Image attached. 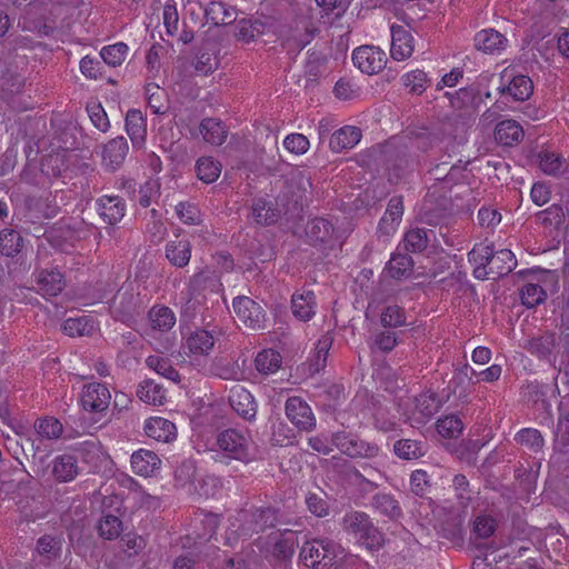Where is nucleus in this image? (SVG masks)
I'll list each match as a JSON object with an SVG mask.
<instances>
[{"label": "nucleus", "mask_w": 569, "mask_h": 569, "mask_svg": "<svg viewBox=\"0 0 569 569\" xmlns=\"http://www.w3.org/2000/svg\"><path fill=\"white\" fill-rule=\"evenodd\" d=\"M217 451L222 458L236 460L242 463H250L256 460L251 449V437L248 432L236 428H228L220 431L216 438Z\"/></svg>", "instance_id": "nucleus-1"}, {"label": "nucleus", "mask_w": 569, "mask_h": 569, "mask_svg": "<svg viewBox=\"0 0 569 569\" xmlns=\"http://www.w3.org/2000/svg\"><path fill=\"white\" fill-rule=\"evenodd\" d=\"M342 529L352 535L358 542L366 546L368 549H378L382 546V535L373 526L369 516L361 511L347 512L341 522Z\"/></svg>", "instance_id": "nucleus-2"}, {"label": "nucleus", "mask_w": 569, "mask_h": 569, "mask_svg": "<svg viewBox=\"0 0 569 569\" xmlns=\"http://www.w3.org/2000/svg\"><path fill=\"white\" fill-rule=\"evenodd\" d=\"M440 184H431L425 197L420 218L429 226H439L443 223L453 212V203L448 191L441 190Z\"/></svg>", "instance_id": "nucleus-3"}, {"label": "nucleus", "mask_w": 569, "mask_h": 569, "mask_svg": "<svg viewBox=\"0 0 569 569\" xmlns=\"http://www.w3.org/2000/svg\"><path fill=\"white\" fill-rule=\"evenodd\" d=\"M340 546L330 539L307 540L300 551L303 563L312 569H326L333 565Z\"/></svg>", "instance_id": "nucleus-4"}, {"label": "nucleus", "mask_w": 569, "mask_h": 569, "mask_svg": "<svg viewBox=\"0 0 569 569\" xmlns=\"http://www.w3.org/2000/svg\"><path fill=\"white\" fill-rule=\"evenodd\" d=\"M331 442L342 455L351 459H372L380 452L377 443L369 442L346 430L332 433Z\"/></svg>", "instance_id": "nucleus-5"}, {"label": "nucleus", "mask_w": 569, "mask_h": 569, "mask_svg": "<svg viewBox=\"0 0 569 569\" xmlns=\"http://www.w3.org/2000/svg\"><path fill=\"white\" fill-rule=\"evenodd\" d=\"M240 529L243 535L263 532L280 522V510L271 506L252 508L242 513Z\"/></svg>", "instance_id": "nucleus-6"}, {"label": "nucleus", "mask_w": 569, "mask_h": 569, "mask_svg": "<svg viewBox=\"0 0 569 569\" xmlns=\"http://www.w3.org/2000/svg\"><path fill=\"white\" fill-rule=\"evenodd\" d=\"M193 366L206 377L223 380H239L241 375L234 362L227 356H216L212 359L199 358Z\"/></svg>", "instance_id": "nucleus-7"}, {"label": "nucleus", "mask_w": 569, "mask_h": 569, "mask_svg": "<svg viewBox=\"0 0 569 569\" xmlns=\"http://www.w3.org/2000/svg\"><path fill=\"white\" fill-rule=\"evenodd\" d=\"M233 311L238 320L247 328L260 330L264 327V312L261 306L249 297L233 299Z\"/></svg>", "instance_id": "nucleus-8"}, {"label": "nucleus", "mask_w": 569, "mask_h": 569, "mask_svg": "<svg viewBox=\"0 0 569 569\" xmlns=\"http://www.w3.org/2000/svg\"><path fill=\"white\" fill-rule=\"evenodd\" d=\"M352 61L361 72L376 74L385 68L387 56L378 47L361 46L353 51Z\"/></svg>", "instance_id": "nucleus-9"}, {"label": "nucleus", "mask_w": 569, "mask_h": 569, "mask_svg": "<svg viewBox=\"0 0 569 569\" xmlns=\"http://www.w3.org/2000/svg\"><path fill=\"white\" fill-rule=\"evenodd\" d=\"M286 416L300 430L311 431L316 427L315 415L309 405L300 397H290L286 401Z\"/></svg>", "instance_id": "nucleus-10"}, {"label": "nucleus", "mask_w": 569, "mask_h": 569, "mask_svg": "<svg viewBox=\"0 0 569 569\" xmlns=\"http://www.w3.org/2000/svg\"><path fill=\"white\" fill-rule=\"evenodd\" d=\"M557 346L558 338L556 332L543 331L526 339L521 347L539 360L551 362L552 359L555 360L553 353Z\"/></svg>", "instance_id": "nucleus-11"}, {"label": "nucleus", "mask_w": 569, "mask_h": 569, "mask_svg": "<svg viewBox=\"0 0 569 569\" xmlns=\"http://www.w3.org/2000/svg\"><path fill=\"white\" fill-rule=\"evenodd\" d=\"M139 306L138 295L131 288H120L110 302L113 316L122 322L131 320Z\"/></svg>", "instance_id": "nucleus-12"}, {"label": "nucleus", "mask_w": 569, "mask_h": 569, "mask_svg": "<svg viewBox=\"0 0 569 569\" xmlns=\"http://www.w3.org/2000/svg\"><path fill=\"white\" fill-rule=\"evenodd\" d=\"M110 399L109 389L102 383L93 382L84 386L81 403L84 410L101 412L108 409Z\"/></svg>", "instance_id": "nucleus-13"}, {"label": "nucleus", "mask_w": 569, "mask_h": 569, "mask_svg": "<svg viewBox=\"0 0 569 569\" xmlns=\"http://www.w3.org/2000/svg\"><path fill=\"white\" fill-rule=\"evenodd\" d=\"M231 408L244 420L251 421L257 415L253 396L242 386H233L228 397Z\"/></svg>", "instance_id": "nucleus-14"}, {"label": "nucleus", "mask_w": 569, "mask_h": 569, "mask_svg": "<svg viewBox=\"0 0 569 569\" xmlns=\"http://www.w3.org/2000/svg\"><path fill=\"white\" fill-rule=\"evenodd\" d=\"M271 548L270 553L277 560H289L295 553L298 546L297 532L290 529L278 531L270 537Z\"/></svg>", "instance_id": "nucleus-15"}, {"label": "nucleus", "mask_w": 569, "mask_h": 569, "mask_svg": "<svg viewBox=\"0 0 569 569\" xmlns=\"http://www.w3.org/2000/svg\"><path fill=\"white\" fill-rule=\"evenodd\" d=\"M96 203L100 218L109 226H114L124 217L126 202L119 196H102Z\"/></svg>", "instance_id": "nucleus-16"}, {"label": "nucleus", "mask_w": 569, "mask_h": 569, "mask_svg": "<svg viewBox=\"0 0 569 569\" xmlns=\"http://www.w3.org/2000/svg\"><path fill=\"white\" fill-rule=\"evenodd\" d=\"M36 282L43 296L56 297L66 287L64 276L57 268L41 269L36 274Z\"/></svg>", "instance_id": "nucleus-17"}, {"label": "nucleus", "mask_w": 569, "mask_h": 569, "mask_svg": "<svg viewBox=\"0 0 569 569\" xmlns=\"http://www.w3.org/2000/svg\"><path fill=\"white\" fill-rule=\"evenodd\" d=\"M441 400L435 392L421 393L415 399V409L411 420L415 423L423 425L436 415L441 408Z\"/></svg>", "instance_id": "nucleus-18"}, {"label": "nucleus", "mask_w": 569, "mask_h": 569, "mask_svg": "<svg viewBox=\"0 0 569 569\" xmlns=\"http://www.w3.org/2000/svg\"><path fill=\"white\" fill-rule=\"evenodd\" d=\"M413 52V37L409 30L402 26L391 27V49L390 53L395 60L402 61L408 59Z\"/></svg>", "instance_id": "nucleus-19"}, {"label": "nucleus", "mask_w": 569, "mask_h": 569, "mask_svg": "<svg viewBox=\"0 0 569 569\" xmlns=\"http://www.w3.org/2000/svg\"><path fill=\"white\" fill-rule=\"evenodd\" d=\"M388 166L397 176H400L418 168L419 159L411 153L408 146L399 144L393 151H388Z\"/></svg>", "instance_id": "nucleus-20"}, {"label": "nucleus", "mask_w": 569, "mask_h": 569, "mask_svg": "<svg viewBox=\"0 0 569 569\" xmlns=\"http://www.w3.org/2000/svg\"><path fill=\"white\" fill-rule=\"evenodd\" d=\"M131 467L136 475L152 477L161 468L159 456L148 449H139L131 455Z\"/></svg>", "instance_id": "nucleus-21"}, {"label": "nucleus", "mask_w": 569, "mask_h": 569, "mask_svg": "<svg viewBox=\"0 0 569 569\" xmlns=\"http://www.w3.org/2000/svg\"><path fill=\"white\" fill-rule=\"evenodd\" d=\"M493 244L477 243L468 252V260L475 266L472 274L476 279H489L490 257Z\"/></svg>", "instance_id": "nucleus-22"}, {"label": "nucleus", "mask_w": 569, "mask_h": 569, "mask_svg": "<svg viewBox=\"0 0 569 569\" xmlns=\"http://www.w3.org/2000/svg\"><path fill=\"white\" fill-rule=\"evenodd\" d=\"M489 261V278L492 279H498L507 276L517 266L516 257L513 252L509 249H501L495 251L493 247Z\"/></svg>", "instance_id": "nucleus-23"}, {"label": "nucleus", "mask_w": 569, "mask_h": 569, "mask_svg": "<svg viewBox=\"0 0 569 569\" xmlns=\"http://www.w3.org/2000/svg\"><path fill=\"white\" fill-rule=\"evenodd\" d=\"M126 131L134 148H141L146 142L147 121L138 109H130L126 116Z\"/></svg>", "instance_id": "nucleus-24"}, {"label": "nucleus", "mask_w": 569, "mask_h": 569, "mask_svg": "<svg viewBox=\"0 0 569 569\" xmlns=\"http://www.w3.org/2000/svg\"><path fill=\"white\" fill-rule=\"evenodd\" d=\"M553 449L569 461V409L563 401L559 403V418L555 432Z\"/></svg>", "instance_id": "nucleus-25"}, {"label": "nucleus", "mask_w": 569, "mask_h": 569, "mask_svg": "<svg viewBox=\"0 0 569 569\" xmlns=\"http://www.w3.org/2000/svg\"><path fill=\"white\" fill-rule=\"evenodd\" d=\"M523 137V129L516 120H502L496 126L495 139L499 144L512 147L521 142Z\"/></svg>", "instance_id": "nucleus-26"}, {"label": "nucleus", "mask_w": 569, "mask_h": 569, "mask_svg": "<svg viewBox=\"0 0 569 569\" xmlns=\"http://www.w3.org/2000/svg\"><path fill=\"white\" fill-rule=\"evenodd\" d=\"M128 150L129 147L127 140L123 137H117L114 139H111L103 147V164L111 170H116L124 161Z\"/></svg>", "instance_id": "nucleus-27"}, {"label": "nucleus", "mask_w": 569, "mask_h": 569, "mask_svg": "<svg viewBox=\"0 0 569 569\" xmlns=\"http://www.w3.org/2000/svg\"><path fill=\"white\" fill-rule=\"evenodd\" d=\"M199 132L204 142L221 146L228 137V129L218 118H204L199 124Z\"/></svg>", "instance_id": "nucleus-28"}, {"label": "nucleus", "mask_w": 569, "mask_h": 569, "mask_svg": "<svg viewBox=\"0 0 569 569\" xmlns=\"http://www.w3.org/2000/svg\"><path fill=\"white\" fill-rule=\"evenodd\" d=\"M24 206L32 214V218H52L57 214L58 207L51 199V193L41 196L31 194L26 197Z\"/></svg>", "instance_id": "nucleus-29"}, {"label": "nucleus", "mask_w": 569, "mask_h": 569, "mask_svg": "<svg viewBox=\"0 0 569 569\" xmlns=\"http://www.w3.org/2000/svg\"><path fill=\"white\" fill-rule=\"evenodd\" d=\"M214 346V338L211 332L204 329H198L190 333L187 338L186 347L190 353L194 355V361L199 358H207L206 356Z\"/></svg>", "instance_id": "nucleus-30"}, {"label": "nucleus", "mask_w": 569, "mask_h": 569, "mask_svg": "<svg viewBox=\"0 0 569 569\" xmlns=\"http://www.w3.org/2000/svg\"><path fill=\"white\" fill-rule=\"evenodd\" d=\"M144 432L157 441L170 442L176 438V426L164 418L152 417L146 421Z\"/></svg>", "instance_id": "nucleus-31"}, {"label": "nucleus", "mask_w": 569, "mask_h": 569, "mask_svg": "<svg viewBox=\"0 0 569 569\" xmlns=\"http://www.w3.org/2000/svg\"><path fill=\"white\" fill-rule=\"evenodd\" d=\"M333 234V224L323 218L311 219L306 226V236L312 244L330 243Z\"/></svg>", "instance_id": "nucleus-32"}, {"label": "nucleus", "mask_w": 569, "mask_h": 569, "mask_svg": "<svg viewBox=\"0 0 569 569\" xmlns=\"http://www.w3.org/2000/svg\"><path fill=\"white\" fill-rule=\"evenodd\" d=\"M499 91L505 94L508 93L516 101H525L528 100L533 92V82L532 80L525 74L513 76L508 84H503L499 88Z\"/></svg>", "instance_id": "nucleus-33"}, {"label": "nucleus", "mask_w": 569, "mask_h": 569, "mask_svg": "<svg viewBox=\"0 0 569 569\" xmlns=\"http://www.w3.org/2000/svg\"><path fill=\"white\" fill-rule=\"evenodd\" d=\"M166 257L178 268L186 267L191 258V243L187 239H174L166 244Z\"/></svg>", "instance_id": "nucleus-34"}, {"label": "nucleus", "mask_w": 569, "mask_h": 569, "mask_svg": "<svg viewBox=\"0 0 569 569\" xmlns=\"http://www.w3.org/2000/svg\"><path fill=\"white\" fill-rule=\"evenodd\" d=\"M361 139V131L357 127L346 126L337 130L330 138L329 146L335 152L353 148Z\"/></svg>", "instance_id": "nucleus-35"}, {"label": "nucleus", "mask_w": 569, "mask_h": 569, "mask_svg": "<svg viewBox=\"0 0 569 569\" xmlns=\"http://www.w3.org/2000/svg\"><path fill=\"white\" fill-rule=\"evenodd\" d=\"M426 440L400 439L393 443L395 455L402 460H417L427 452Z\"/></svg>", "instance_id": "nucleus-36"}, {"label": "nucleus", "mask_w": 569, "mask_h": 569, "mask_svg": "<svg viewBox=\"0 0 569 569\" xmlns=\"http://www.w3.org/2000/svg\"><path fill=\"white\" fill-rule=\"evenodd\" d=\"M79 473L78 459L72 455L58 456L53 461L52 475L60 482L72 481Z\"/></svg>", "instance_id": "nucleus-37"}, {"label": "nucleus", "mask_w": 569, "mask_h": 569, "mask_svg": "<svg viewBox=\"0 0 569 569\" xmlns=\"http://www.w3.org/2000/svg\"><path fill=\"white\" fill-rule=\"evenodd\" d=\"M507 39L500 32L488 29L479 31L475 37V47L486 53H493L505 49Z\"/></svg>", "instance_id": "nucleus-38"}, {"label": "nucleus", "mask_w": 569, "mask_h": 569, "mask_svg": "<svg viewBox=\"0 0 569 569\" xmlns=\"http://www.w3.org/2000/svg\"><path fill=\"white\" fill-rule=\"evenodd\" d=\"M251 214L258 224L270 226L278 221L281 211L272 202L260 198L253 201Z\"/></svg>", "instance_id": "nucleus-39"}, {"label": "nucleus", "mask_w": 569, "mask_h": 569, "mask_svg": "<svg viewBox=\"0 0 569 569\" xmlns=\"http://www.w3.org/2000/svg\"><path fill=\"white\" fill-rule=\"evenodd\" d=\"M386 270L388 274L396 280L408 279L413 272V260L407 253H393Z\"/></svg>", "instance_id": "nucleus-40"}, {"label": "nucleus", "mask_w": 569, "mask_h": 569, "mask_svg": "<svg viewBox=\"0 0 569 569\" xmlns=\"http://www.w3.org/2000/svg\"><path fill=\"white\" fill-rule=\"evenodd\" d=\"M282 363V356L274 349H263L254 358V368L262 376L277 372Z\"/></svg>", "instance_id": "nucleus-41"}, {"label": "nucleus", "mask_w": 569, "mask_h": 569, "mask_svg": "<svg viewBox=\"0 0 569 569\" xmlns=\"http://www.w3.org/2000/svg\"><path fill=\"white\" fill-rule=\"evenodd\" d=\"M371 505L379 513L391 520H397L402 517V509L399 501L390 493H376L372 497Z\"/></svg>", "instance_id": "nucleus-42"}, {"label": "nucleus", "mask_w": 569, "mask_h": 569, "mask_svg": "<svg viewBox=\"0 0 569 569\" xmlns=\"http://www.w3.org/2000/svg\"><path fill=\"white\" fill-rule=\"evenodd\" d=\"M291 305L292 313L302 321L310 320L316 313V296L312 291L293 295Z\"/></svg>", "instance_id": "nucleus-43"}, {"label": "nucleus", "mask_w": 569, "mask_h": 569, "mask_svg": "<svg viewBox=\"0 0 569 569\" xmlns=\"http://www.w3.org/2000/svg\"><path fill=\"white\" fill-rule=\"evenodd\" d=\"M333 338L330 333L323 335L317 342L315 355L309 360V372L315 375L320 372L327 363V357L332 346Z\"/></svg>", "instance_id": "nucleus-44"}, {"label": "nucleus", "mask_w": 569, "mask_h": 569, "mask_svg": "<svg viewBox=\"0 0 569 569\" xmlns=\"http://www.w3.org/2000/svg\"><path fill=\"white\" fill-rule=\"evenodd\" d=\"M402 213H403L402 199L400 197H392L389 200L387 210L379 222L380 229L386 233L393 231L396 224L399 223V221L402 217Z\"/></svg>", "instance_id": "nucleus-45"}, {"label": "nucleus", "mask_w": 569, "mask_h": 569, "mask_svg": "<svg viewBox=\"0 0 569 569\" xmlns=\"http://www.w3.org/2000/svg\"><path fill=\"white\" fill-rule=\"evenodd\" d=\"M207 21L214 26L230 24L236 21L234 11L228 9L224 3L212 1L204 11Z\"/></svg>", "instance_id": "nucleus-46"}, {"label": "nucleus", "mask_w": 569, "mask_h": 569, "mask_svg": "<svg viewBox=\"0 0 569 569\" xmlns=\"http://www.w3.org/2000/svg\"><path fill=\"white\" fill-rule=\"evenodd\" d=\"M137 396L141 401L153 406L162 405L166 399L163 388L152 380L142 381L138 387Z\"/></svg>", "instance_id": "nucleus-47"}, {"label": "nucleus", "mask_w": 569, "mask_h": 569, "mask_svg": "<svg viewBox=\"0 0 569 569\" xmlns=\"http://www.w3.org/2000/svg\"><path fill=\"white\" fill-rule=\"evenodd\" d=\"M431 230L425 228H413L406 232L403 238V246L406 251L417 253L422 252L429 243V233Z\"/></svg>", "instance_id": "nucleus-48"}, {"label": "nucleus", "mask_w": 569, "mask_h": 569, "mask_svg": "<svg viewBox=\"0 0 569 569\" xmlns=\"http://www.w3.org/2000/svg\"><path fill=\"white\" fill-rule=\"evenodd\" d=\"M438 433L447 439H457L462 435L463 422L460 417L451 413L439 418L437 423Z\"/></svg>", "instance_id": "nucleus-49"}, {"label": "nucleus", "mask_w": 569, "mask_h": 569, "mask_svg": "<svg viewBox=\"0 0 569 569\" xmlns=\"http://www.w3.org/2000/svg\"><path fill=\"white\" fill-rule=\"evenodd\" d=\"M264 32V23L260 20L241 19L236 23L234 36L238 40L249 42Z\"/></svg>", "instance_id": "nucleus-50"}, {"label": "nucleus", "mask_w": 569, "mask_h": 569, "mask_svg": "<svg viewBox=\"0 0 569 569\" xmlns=\"http://www.w3.org/2000/svg\"><path fill=\"white\" fill-rule=\"evenodd\" d=\"M568 212V208H565L561 204H552L549 208L539 211L536 214V218L545 227L559 229L565 223Z\"/></svg>", "instance_id": "nucleus-51"}, {"label": "nucleus", "mask_w": 569, "mask_h": 569, "mask_svg": "<svg viewBox=\"0 0 569 569\" xmlns=\"http://www.w3.org/2000/svg\"><path fill=\"white\" fill-rule=\"evenodd\" d=\"M197 177L204 183L214 182L221 172V163L212 157H201L196 163Z\"/></svg>", "instance_id": "nucleus-52"}, {"label": "nucleus", "mask_w": 569, "mask_h": 569, "mask_svg": "<svg viewBox=\"0 0 569 569\" xmlns=\"http://www.w3.org/2000/svg\"><path fill=\"white\" fill-rule=\"evenodd\" d=\"M62 543L59 538L52 536H42L37 541V551L43 558V562H51L61 555Z\"/></svg>", "instance_id": "nucleus-53"}, {"label": "nucleus", "mask_w": 569, "mask_h": 569, "mask_svg": "<svg viewBox=\"0 0 569 569\" xmlns=\"http://www.w3.org/2000/svg\"><path fill=\"white\" fill-rule=\"evenodd\" d=\"M149 319L152 328L159 331H169L176 323V317L172 310L168 307H153L149 311Z\"/></svg>", "instance_id": "nucleus-54"}, {"label": "nucleus", "mask_w": 569, "mask_h": 569, "mask_svg": "<svg viewBox=\"0 0 569 569\" xmlns=\"http://www.w3.org/2000/svg\"><path fill=\"white\" fill-rule=\"evenodd\" d=\"M22 237L13 229H4L0 232V252L7 257L17 256L22 248Z\"/></svg>", "instance_id": "nucleus-55"}, {"label": "nucleus", "mask_w": 569, "mask_h": 569, "mask_svg": "<svg viewBox=\"0 0 569 569\" xmlns=\"http://www.w3.org/2000/svg\"><path fill=\"white\" fill-rule=\"evenodd\" d=\"M62 328L70 337L86 336L94 330V322L88 317L69 318L63 322Z\"/></svg>", "instance_id": "nucleus-56"}, {"label": "nucleus", "mask_w": 569, "mask_h": 569, "mask_svg": "<svg viewBox=\"0 0 569 569\" xmlns=\"http://www.w3.org/2000/svg\"><path fill=\"white\" fill-rule=\"evenodd\" d=\"M147 366L164 378L178 382L180 380L179 372L172 367L169 359L159 356H149L146 360Z\"/></svg>", "instance_id": "nucleus-57"}, {"label": "nucleus", "mask_w": 569, "mask_h": 569, "mask_svg": "<svg viewBox=\"0 0 569 569\" xmlns=\"http://www.w3.org/2000/svg\"><path fill=\"white\" fill-rule=\"evenodd\" d=\"M193 67L198 73L207 76L219 67V59L212 50L201 49L196 56Z\"/></svg>", "instance_id": "nucleus-58"}, {"label": "nucleus", "mask_w": 569, "mask_h": 569, "mask_svg": "<svg viewBox=\"0 0 569 569\" xmlns=\"http://www.w3.org/2000/svg\"><path fill=\"white\" fill-rule=\"evenodd\" d=\"M515 440L532 452H539L545 443L540 431L532 428H525L520 430L516 435Z\"/></svg>", "instance_id": "nucleus-59"}, {"label": "nucleus", "mask_w": 569, "mask_h": 569, "mask_svg": "<svg viewBox=\"0 0 569 569\" xmlns=\"http://www.w3.org/2000/svg\"><path fill=\"white\" fill-rule=\"evenodd\" d=\"M176 213L184 224L197 226L202 222V214L196 203L189 201L179 202L176 206Z\"/></svg>", "instance_id": "nucleus-60"}, {"label": "nucleus", "mask_w": 569, "mask_h": 569, "mask_svg": "<svg viewBox=\"0 0 569 569\" xmlns=\"http://www.w3.org/2000/svg\"><path fill=\"white\" fill-rule=\"evenodd\" d=\"M520 298L523 306L533 308L547 298V293L540 284L527 283L520 289Z\"/></svg>", "instance_id": "nucleus-61"}, {"label": "nucleus", "mask_w": 569, "mask_h": 569, "mask_svg": "<svg viewBox=\"0 0 569 569\" xmlns=\"http://www.w3.org/2000/svg\"><path fill=\"white\" fill-rule=\"evenodd\" d=\"M128 46L124 42H118L103 47L100 57L107 64L118 67L126 60Z\"/></svg>", "instance_id": "nucleus-62"}, {"label": "nucleus", "mask_w": 569, "mask_h": 569, "mask_svg": "<svg viewBox=\"0 0 569 569\" xmlns=\"http://www.w3.org/2000/svg\"><path fill=\"white\" fill-rule=\"evenodd\" d=\"M34 428L42 438L50 440L60 438L63 431L62 423L53 417L37 420Z\"/></svg>", "instance_id": "nucleus-63"}, {"label": "nucleus", "mask_w": 569, "mask_h": 569, "mask_svg": "<svg viewBox=\"0 0 569 569\" xmlns=\"http://www.w3.org/2000/svg\"><path fill=\"white\" fill-rule=\"evenodd\" d=\"M402 84L409 89V92L421 94L427 89L429 82L427 73L422 70H413L401 77Z\"/></svg>", "instance_id": "nucleus-64"}]
</instances>
